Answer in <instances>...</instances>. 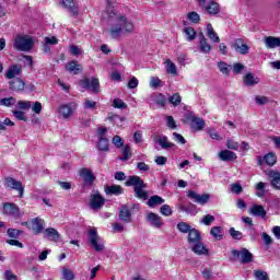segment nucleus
<instances>
[{
  "label": "nucleus",
  "mask_w": 280,
  "mask_h": 280,
  "mask_svg": "<svg viewBox=\"0 0 280 280\" xmlns=\"http://www.w3.org/2000/svg\"><path fill=\"white\" fill-rule=\"evenodd\" d=\"M80 176L83 178L86 185H93L95 182V175H93V172L90 168H81Z\"/></svg>",
  "instance_id": "393cba45"
},
{
  "label": "nucleus",
  "mask_w": 280,
  "mask_h": 280,
  "mask_svg": "<svg viewBox=\"0 0 280 280\" xmlns=\"http://www.w3.org/2000/svg\"><path fill=\"white\" fill-rule=\"evenodd\" d=\"M255 102L256 104H258L259 106H266V104L270 103V98H268V96H261V95H257L255 97Z\"/></svg>",
  "instance_id": "09e8293b"
},
{
  "label": "nucleus",
  "mask_w": 280,
  "mask_h": 280,
  "mask_svg": "<svg viewBox=\"0 0 280 280\" xmlns=\"http://www.w3.org/2000/svg\"><path fill=\"white\" fill-rule=\"evenodd\" d=\"M84 108L88 110H95V108H97V102L85 98Z\"/></svg>",
  "instance_id": "3c124183"
},
{
  "label": "nucleus",
  "mask_w": 280,
  "mask_h": 280,
  "mask_svg": "<svg viewBox=\"0 0 280 280\" xmlns=\"http://www.w3.org/2000/svg\"><path fill=\"white\" fill-rule=\"evenodd\" d=\"M254 277L257 280H270V278L268 277V272H266L264 270H255Z\"/></svg>",
  "instance_id": "37998d69"
},
{
  "label": "nucleus",
  "mask_w": 280,
  "mask_h": 280,
  "mask_svg": "<svg viewBox=\"0 0 280 280\" xmlns=\"http://www.w3.org/2000/svg\"><path fill=\"white\" fill-rule=\"evenodd\" d=\"M44 237L50 240V242H58L60 240V233L54 228H48L43 231Z\"/></svg>",
  "instance_id": "b1692460"
},
{
  "label": "nucleus",
  "mask_w": 280,
  "mask_h": 280,
  "mask_svg": "<svg viewBox=\"0 0 280 280\" xmlns=\"http://www.w3.org/2000/svg\"><path fill=\"white\" fill-rule=\"evenodd\" d=\"M191 229V225H189V223L187 222H179L177 224V230L179 231V233H188Z\"/></svg>",
  "instance_id": "49530a36"
},
{
  "label": "nucleus",
  "mask_w": 280,
  "mask_h": 280,
  "mask_svg": "<svg viewBox=\"0 0 280 280\" xmlns=\"http://www.w3.org/2000/svg\"><path fill=\"white\" fill-rule=\"evenodd\" d=\"M262 43H265L267 49H277V47H280V37L265 36Z\"/></svg>",
  "instance_id": "aec40b11"
},
{
  "label": "nucleus",
  "mask_w": 280,
  "mask_h": 280,
  "mask_svg": "<svg viewBox=\"0 0 280 280\" xmlns=\"http://www.w3.org/2000/svg\"><path fill=\"white\" fill-rule=\"evenodd\" d=\"M31 229L35 235H39V233H43L45 231V220L40 218H34L31 220Z\"/></svg>",
  "instance_id": "f3484780"
},
{
  "label": "nucleus",
  "mask_w": 280,
  "mask_h": 280,
  "mask_svg": "<svg viewBox=\"0 0 280 280\" xmlns=\"http://www.w3.org/2000/svg\"><path fill=\"white\" fill-rule=\"evenodd\" d=\"M266 209L264 208V206L260 205H254L249 209V214L254 215L255 218H266Z\"/></svg>",
  "instance_id": "c756f323"
},
{
  "label": "nucleus",
  "mask_w": 280,
  "mask_h": 280,
  "mask_svg": "<svg viewBox=\"0 0 280 280\" xmlns=\"http://www.w3.org/2000/svg\"><path fill=\"white\" fill-rule=\"evenodd\" d=\"M163 202H165V199H163L162 197L155 195L152 196L149 200H148V205L149 207L153 208L156 207V205H163Z\"/></svg>",
  "instance_id": "c9c22d12"
},
{
  "label": "nucleus",
  "mask_w": 280,
  "mask_h": 280,
  "mask_svg": "<svg viewBox=\"0 0 280 280\" xmlns=\"http://www.w3.org/2000/svg\"><path fill=\"white\" fill-rule=\"evenodd\" d=\"M220 161H235L237 159V154L231 150H223L219 153Z\"/></svg>",
  "instance_id": "473e14b6"
},
{
  "label": "nucleus",
  "mask_w": 280,
  "mask_h": 280,
  "mask_svg": "<svg viewBox=\"0 0 280 280\" xmlns=\"http://www.w3.org/2000/svg\"><path fill=\"white\" fill-rule=\"evenodd\" d=\"M7 126H14V121L10 118H5L3 121H0V130H8Z\"/></svg>",
  "instance_id": "69168bd1"
},
{
  "label": "nucleus",
  "mask_w": 280,
  "mask_h": 280,
  "mask_svg": "<svg viewBox=\"0 0 280 280\" xmlns=\"http://www.w3.org/2000/svg\"><path fill=\"white\" fill-rule=\"evenodd\" d=\"M210 235H212V237H214V240H217L218 242L222 241V238L224 237V234L222 233V226L211 228Z\"/></svg>",
  "instance_id": "f704fd0d"
},
{
  "label": "nucleus",
  "mask_w": 280,
  "mask_h": 280,
  "mask_svg": "<svg viewBox=\"0 0 280 280\" xmlns=\"http://www.w3.org/2000/svg\"><path fill=\"white\" fill-rule=\"evenodd\" d=\"M81 86L83 89H92L93 93H100V79L92 78V80L83 79L81 80Z\"/></svg>",
  "instance_id": "ddd939ff"
},
{
  "label": "nucleus",
  "mask_w": 280,
  "mask_h": 280,
  "mask_svg": "<svg viewBox=\"0 0 280 280\" xmlns=\"http://www.w3.org/2000/svg\"><path fill=\"white\" fill-rule=\"evenodd\" d=\"M207 132H208L209 137H211L215 141H222L220 133H218V131H215V129L209 128V129H207Z\"/></svg>",
  "instance_id": "680f3d73"
},
{
  "label": "nucleus",
  "mask_w": 280,
  "mask_h": 280,
  "mask_svg": "<svg viewBox=\"0 0 280 280\" xmlns=\"http://www.w3.org/2000/svg\"><path fill=\"white\" fill-rule=\"evenodd\" d=\"M255 189L257 191L256 196H258V198H264V196L266 195V183L259 182L258 184H256Z\"/></svg>",
  "instance_id": "4c0bfd02"
},
{
  "label": "nucleus",
  "mask_w": 280,
  "mask_h": 280,
  "mask_svg": "<svg viewBox=\"0 0 280 280\" xmlns=\"http://www.w3.org/2000/svg\"><path fill=\"white\" fill-rule=\"evenodd\" d=\"M62 277L66 280H73V279H75V276L73 275V271H71L68 268H63L62 269Z\"/></svg>",
  "instance_id": "4d7b16f0"
},
{
  "label": "nucleus",
  "mask_w": 280,
  "mask_h": 280,
  "mask_svg": "<svg viewBox=\"0 0 280 280\" xmlns=\"http://www.w3.org/2000/svg\"><path fill=\"white\" fill-rule=\"evenodd\" d=\"M105 194H107V196H121V194H124V188L119 185L106 186Z\"/></svg>",
  "instance_id": "7c9ffc66"
},
{
  "label": "nucleus",
  "mask_w": 280,
  "mask_h": 280,
  "mask_svg": "<svg viewBox=\"0 0 280 280\" xmlns=\"http://www.w3.org/2000/svg\"><path fill=\"white\" fill-rule=\"evenodd\" d=\"M126 187H133V194L139 200H148V184L142 180L141 177L137 175H131L128 177V180L125 183Z\"/></svg>",
  "instance_id": "f257e3e1"
},
{
  "label": "nucleus",
  "mask_w": 280,
  "mask_h": 280,
  "mask_svg": "<svg viewBox=\"0 0 280 280\" xmlns=\"http://www.w3.org/2000/svg\"><path fill=\"white\" fill-rule=\"evenodd\" d=\"M191 250L195 253V255H209V248L202 243V241H199L197 243H192Z\"/></svg>",
  "instance_id": "4be33fe9"
},
{
  "label": "nucleus",
  "mask_w": 280,
  "mask_h": 280,
  "mask_svg": "<svg viewBox=\"0 0 280 280\" xmlns=\"http://www.w3.org/2000/svg\"><path fill=\"white\" fill-rule=\"evenodd\" d=\"M9 89L13 93H23V91H25V81L21 78H16L9 82Z\"/></svg>",
  "instance_id": "2eb2a0df"
},
{
  "label": "nucleus",
  "mask_w": 280,
  "mask_h": 280,
  "mask_svg": "<svg viewBox=\"0 0 280 280\" xmlns=\"http://www.w3.org/2000/svg\"><path fill=\"white\" fill-rule=\"evenodd\" d=\"M168 102L170 104H173V106H180V102H182L180 94L178 93L173 94L172 96H170Z\"/></svg>",
  "instance_id": "a18cd8bd"
},
{
  "label": "nucleus",
  "mask_w": 280,
  "mask_h": 280,
  "mask_svg": "<svg viewBox=\"0 0 280 280\" xmlns=\"http://www.w3.org/2000/svg\"><path fill=\"white\" fill-rule=\"evenodd\" d=\"M184 34L187 40H196V30L191 26H187L184 28Z\"/></svg>",
  "instance_id": "58836bf2"
},
{
  "label": "nucleus",
  "mask_w": 280,
  "mask_h": 280,
  "mask_svg": "<svg viewBox=\"0 0 280 280\" xmlns=\"http://www.w3.org/2000/svg\"><path fill=\"white\" fill-rule=\"evenodd\" d=\"M2 213L3 215H8L9 218H13L14 220H19L20 218H23L21 208H19V206L14 202L2 203Z\"/></svg>",
  "instance_id": "423d86ee"
},
{
  "label": "nucleus",
  "mask_w": 280,
  "mask_h": 280,
  "mask_svg": "<svg viewBox=\"0 0 280 280\" xmlns=\"http://www.w3.org/2000/svg\"><path fill=\"white\" fill-rule=\"evenodd\" d=\"M105 202H106V200L104 199V197H102V195L94 194L91 196L90 207H91V209H94V210L102 209V207H104Z\"/></svg>",
  "instance_id": "a211bd4d"
},
{
  "label": "nucleus",
  "mask_w": 280,
  "mask_h": 280,
  "mask_svg": "<svg viewBox=\"0 0 280 280\" xmlns=\"http://www.w3.org/2000/svg\"><path fill=\"white\" fill-rule=\"evenodd\" d=\"M232 47L237 54H241V56H246L248 51H250V47H248L242 38H236Z\"/></svg>",
  "instance_id": "f8f14e48"
},
{
  "label": "nucleus",
  "mask_w": 280,
  "mask_h": 280,
  "mask_svg": "<svg viewBox=\"0 0 280 280\" xmlns=\"http://www.w3.org/2000/svg\"><path fill=\"white\" fill-rule=\"evenodd\" d=\"M267 176L270 179L271 187H273V189H278L280 191V172L269 171L267 173Z\"/></svg>",
  "instance_id": "5701e85b"
},
{
  "label": "nucleus",
  "mask_w": 280,
  "mask_h": 280,
  "mask_svg": "<svg viewBox=\"0 0 280 280\" xmlns=\"http://www.w3.org/2000/svg\"><path fill=\"white\" fill-rule=\"evenodd\" d=\"M160 212L162 213V215H166V217H170L172 215V213H174L170 205H163L160 209Z\"/></svg>",
  "instance_id": "bf43d9fd"
},
{
  "label": "nucleus",
  "mask_w": 280,
  "mask_h": 280,
  "mask_svg": "<svg viewBox=\"0 0 280 280\" xmlns=\"http://www.w3.org/2000/svg\"><path fill=\"white\" fill-rule=\"evenodd\" d=\"M12 113L15 119H19V121H27V116H25L24 112L13 110Z\"/></svg>",
  "instance_id": "13d9d810"
},
{
  "label": "nucleus",
  "mask_w": 280,
  "mask_h": 280,
  "mask_svg": "<svg viewBox=\"0 0 280 280\" xmlns=\"http://www.w3.org/2000/svg\"><path fill=\"white\" fill-rule=\"evenodd\" d=\"M15 51H32L34 49V37L30 35H16L12 40Z\"/></svg>",
  "instance_id": "7ed1b4c3"
},
{
  "label": "nucleus",
  "mask_w": 280,
  "mask_h": 280,
  "mask_svg": "<svg viewBox=\"0 0 280 280\" xmlns=\"http://www.w3.org/2000/svg\"><path fill=\"white\" fill-rule=\"evenodd\" d=\"M153 142L155 143V145H160V148L162 150H170L172 148H174V142H170V139H167V136H163L160 133H154L152 136Z\"/></svg>",
  "instance_id": "6e6552de"
},
{
  "label": "nucleus",
  "mask_w": 280,
  "mask_h": 280,
  "mask_svg": "<svg viewBox=\"0 0 280 280\" xmlns=\"http://www.w3.org/2000/svg\"><path fill=\"white\" fill-rule=\"evenodd\" d=\"M21 233H23V232L18 229H8V231H7L8 236L13 240H16L19 237V235H21Z\"/></svg>",
  "instance_id": "864d4df0"
},
{
  "label": "nucleus",
  "mask_w": 280,
  "mask_h": 280,
  "mask_svg": "<svg viewBox=\"0 0 280 280\" xmlns=\"http://www.w3.org/2000/svg\"><path fill=\"white\" fill-rule=\"evenodd\" d=\"M21 73H23V66L13 65L7 70L5 78L7 80H14V78H16V75H21Z\"/></svg>",
  "instance_id": "6ab92c4d"
},
{
  "label": "nucleus",
  "mask_w": 280,
  "mask_h": 280,
  "mask_svg": "<svg viewBox=\"0 0 280 280\" xmlns=\"http://www.w3.org/2000/svg\"><path fill=\"white\" fill-rule=\"evenodd\" d=\"M75 108H78V104L73 102L68 104H62L59 106L58 113L59 115H61L63 119H69V117L73 115V110H75Z\"/></svg>",
  "instance_id": "1a4fd4ad"
},
{
  "label": "nucleus",
  "mask_w": 280,
  "mask_h": 280,
  "mask_svg": "<svg viewBox=\"0 0 280 280\" xmlns=\"http://www.w3.org/2000/svg\"><path fill=\"white\" fill-rule=\"evenodd\" d=\"M218 69L221 73H223L224 75H230V72H229V65L224 61H220L218 63Z\"/></svg>",
  "instance_id": "8fccbe9b"
},
{
  "label": "nucleus",
  "mask_w": 280,
  "mask_h": 280,
  "mask_svg": "<svg viewBox=\"0 0 280 280\" xmlns=\"http://www.w3.org/2000/svg\"><path fill=\"white\" fill-rule=\"evenodd\" d=\"M88 237L92 248L95 249L96 253L104 250V241L100 237V234H97L96 228H92L88 231Z\"/></svg>",
  "instance_id": "39448f33"
},
{
  "label": "nucleus",
  "mask_w": 280,
  "mask_h": 280,
  "mask_svg": "<svg viewBox=\"0 0 280 280\" xmlns=\"http://www.w3.org/2000/svg\"><path fill=\"white\" fill-rule=\"evenodd\" d=\"M18 108H20V110H30L32 108V102H30V101H19L18 102Z\"/></svg>",
  "instance_id": "de8ad7c7"
},
{
  "label": "nucleus",
  "mask_w": 280,
  "mask_h": 280,
  "mask_svg": "<svg viewBox=\"0 0 280 280\" xmlns=\"http://www.w3.org/2000/svg\"><path fill=\"white\" fill-rule=\"evenodd\" d=\"M155 104L158 106H161V108L165 107V104H167V98L163 94H159L155 98Z\"/></svg>",
  "instance_id": "6e6d98bb"
},
{
  "label": "nucleus",
  "mask_w": 280,
  "mask_h": 280,
  "mask_svg": "<svg viewBox=\"0 0 280 280\" xmlns=\"http://www.w3.org/2000/svg\"><path fill=\"white\" fill-rule=\"evenodd\" d=\"M187 19L191 23H198L200 21V15L197 12L192 11L188 13Z\"/></svg>",
  "instance_id": "0e129e2a"
},
{
  "label": "nucleus",
  "mask_w": 280,
  "mask_h": 280,
  "mask_svg": "<svg viewBox=\"0 0 280 280\" xmlns=\"http://www.w3.org/2000/svg\"><path fill=\"white\" fill-rule=\"evenodd\" d=\"M14 104H16V98H14L12 96L0 100V106L10 107V106H14Z\"/></svg>",
  "instance_id": "c03bdc74"
},
{
  "label": "nucleus",
  "mask_w": 280,
  "mask_h": 280,
  "mask_svg": "<svg viewBox=\"0 0 280 280\" xmlns=\"http://www.w3.org/2000/svg\"><path fill=\"white\" fill-rule=\"evenodd\" d=\"M229 232L233 240H242V237H243L242 232L236 231L235 228H231Z\"/></svg>",
  "instance_id": "e2e57ef3"
},
{
  "label": "nucleus",
  "mask_w": 280,
  "mask_h": 280,
  "mask_svg": "<svg viewBox=\"0 0 280 280\" xmlns=\"http://www.w3.org/2000/svg\"><path fill=\"white\" fill-rule=\"evenodd\" d=\"M187 196H188V198H190V200H192L194 202H197V205H201V206L207 205V202H209V198H211V196H209V194L199 195L198 192H196L194 190H188Z\"/></svg>",
  "instance_id": "9d476101"
},
{
  "label": "nucleus",
  "mask_w": 280,
  "mask_h": 280,
  "mask_svg": "<svg viewBox=\"0 0 280 280\" xmlns=\"http://www.w3.org/2000/svg\"><path fill=\"white\" fill-rule=\"evenodd\" d=\"M243 82L245 86H255V84H259V78L255 77L253 72H248L244 75Z\"/></svg>",
  "instance_id": "2f4dec72"
},
{
  "label": "nucleus",
  "mask_w": 280,
  "mask_h": 280,
  "mask_svg": "<svg viewBox=\"0 0 280 280\" xmlns=\"http://www.w3.org/2000/svg\"><path fill=\"white\" fill-rule=\"evenodd\" d=\"M255 259V256H253V253L248 250L247 248H241L238 249H232L230 261H240L243 265L252 264V261Z\"/></svg>",
  "instance_id": "20e7f679"
},
{
  "label": "nucleus",
  "mask_w": 280,
  "mask_h": 280,
  "mask_svg": "<svg viewBox=\"0 0 280 280\" xmlns=\"http://www.w3.org/2000/svg\"><path fill=\"white\" fill-rule=\"evenodd\" d=\"M130 156H132V153L130 152V147L125 145L122 148V158H120V161H128V159H130Z\"/></svg>",
  "instance_id": "603ef678"
},
{
  "label": "nucleus",
  "mask_w": 280,
  "mask_h": 280,
  "mask_svg": "<svg viewBox=\"0 0 280 280\" xmlns=\"http://www.w3.org/2000/svg\"><path fill=\"white\" fill-rule=\"evenodd\" d=\"M114 108H128V105L121 98H115L113 102Z\"/></svg>",
  "instance_id": "052dcab7"
},
{
  "label": "nucleus",
  "mask_w": 280,
  "mask_h": 280,
  "mask_svg": "<svg viewBox=\"0 0 280 280\" xmlns=\"http://www.w3.org/2000/svg\"><path fill=\"white\" fill-rule=\"evenodd\" d=\"M97 148H98V150H101V152H108V139L100 138Z\"/></svg>",
  "instance_id": "79ce46f5"
},
{
  "label": "nucleus",
  "mask_w": 280,
  "mask_h": 280,
  "mask_svg": "<svg viewBox=\"0 0 280 280\" xmlns=\"http://www.w3.org/2000/svg\"><path fill=\"white\" fill-rule=\"evenodd\" d=\"M82 65L78 63V61L73 60L66 65V71H69V73H73V75H78L82 71Z\"/></svg>",
  "instance_id": "cd10ccee"
},
{
  "label": "nucleus",
  "mask_w": 280,
  "mask_h": 280,
  "mask_svg": "<svg viewBox=\"0 0 280 280\" xmlns=\"http://www.w3.org/2000/svg\"><path fill=\"white\" fill-rule=\"evenodd\" d=\"M165 65L167 73H170L171 75H177L178 69H176V65L172 62V60L167 59L165 61Z\"/></svg>",
  "instance_id": "e433bc0d"
},
{
  "label": "nucleus",
  "mask_w": 280,
  "mask_h": 280,
  "mask_svg": "<svg viewBox=\"0 0 280 280\" xmlns=\"http://www.w3.org/2000/svg\"><path fill=\"white\" fill-rule=\"evenodd\" d=\"M199 49L202 54H209L211 51V44H209V40L202 33L199 34Z\"/></svg>",
  "instance_id": "c85d7f7f"
},
{
  "label": "nucleus",
  "mask_w": 280,
  "mask_h": 280,
  "mask_svg": "<svg viewBox=\"0 0 280 280\" xmlns=\"http://www.w3.org/2000/svg\"><path fill=\"white\" fill-rule=\"evenodd\" d=\"M118 220H120V222H124L125 224H130V222H132V213L130 212L128 206L124 205L120 208Z\"/></svg>",
  "instance_id": "dca6fc26"
},
{
  "label": "nucleus",
  "mask_w": 280,
  "mask_h": 280,
  "mask_svg": "<svg viewBox=\"0 0 280 280\" xmlns=\"http://www.w3.org/2000/svg\"><path fill=\"white\" fill-rule=\"evenodd\" d=\"M4 279L5 280H18L16 275L12 272V270H5L4 271Z\"/></svg>",
  "instance_id": "774afa93"
},
{
  "label": "nucleus",
  "mask_w": 280,
  "mask_h": 280,
  "mask_svg": "<svg viewBox=\"0 0 280 280\" xmlns=\"http://www.w3.org/2000/svg\"><path fill=\"white\" fill-rule=\"evenodd\" d=\"M60 5H63V8H67L73 16H78V4L73 0H60Z\"/></svg>",
  "instance_id": "bb28decb"
},
{
  "label": "nucleus",
  "mask_w": 280,
  "mask_h": 280,
  "mask_svg": "<svg viewBox=\"0 0 280 280\" xmlns=\"http://www.w3.org/2000/svg\"><path fill=\"white\" fill-rule=\"evenodd\" d=\"M215 222V217L211 214H206L200 219V224H205V226H211Z\"/></svg>",
  "instance_id": "a19ab883"
},
{
  "label": "nucleus",
  "mask_w": 280,
  "mask_h": 280,
  "mask_svg": "<svg viewBox=\"0 0 280 280\" xmlns=\"http://www.w3.org/2000/svg\"><path fill=\"white\" fill-rule=\"evenodd\" d=\"M4 187L7 189H13L18 191V198H23L25 194V187L23 186V183L14 179V177H4Z\"/></svg>",
  "instance_id": "0eeeda50"
},
{
  "label": "nucleus",
  "mask_w": 280,
  "mask_h": 280,
  "mask_svg": "<svg viewBox=\"0 0 280 280\" xmlns=\"http://www.w3.org/2000/svg\"><path fill=\"white\" fill-rule=\"evenodd\" d=\"M208 38L212 40V43H220V36H218V33L213 30V25L211 23L207 24V32H206Z\"/></svg>",
  "instance_id": "72a5a7b5"
},
{
  "label": "nucleus",
  "mask_w": 280,
  "mask_h": 280,
  "mask_svg": "<svg viewBox=\"0 0 280 280\" xmlns=\"http://www.w3.org/2000/svg\"><path fill=\"white\" fill-rule=\"evenodd\" d=\"M133 30L135 25L126 16H118L116 23L112 25L109 34L112 38H119L121 34H130Z\"/></svg>",
  "instance_id": "f03ea898"
},
{
  "label": "nucleus",
  "mask_w": 280,
  "mask_h": 280,
  "mask_svg": "<svg viewBox=\"0 0 280 280\" xmlns=\"http://www.w3.org/2000/svg\"><path fill=\"white\" fill-rule=\"evenodd\" d=\"M112 143H114L116 148H124V139L119 136H114Z\"/></svg>",
  "instance_id": "338daca9"
},
{
  "label": "nucleus",
  "mask_w": 280,
  "mask_h": 280,
  "mask_svg": "<svg viewBox=\"0 0 280 280\" xmlns=\"http://www.w3.org/2000/svg\"><path fill=\"white\" fill-rule=\"evenodd\" d=\"M147 222L150 226H153V229H161L163 226V218L154 212H149L147 214Z\"/></svg>",
  "instance_id": "4468645a"
},
{
  "label": "nucleus",
  "mask_w": 280,
  "mask_h": 280,
  "mask_svg": "<svg viewBox=\"0 0 280 280\" xmlns=\"http://www.w3.org/2000/svg\"><path fill=\"white\" fill-rule=\"evenodd\" d=\"M226 148L229 150H240V142L234 141L233 139H228Z\"/></svg>",
  "instance_id": "5fc2aeb1"
},
{
  "label": "nucleus",
  "mask_w": 280,
  "mask_h": 280,
  "mask_svg": "<svg viewBox=\"0 0 280 280\" xmlns=\"http://www.w3.org/2000/svg\"><path fill=\"white\" fill-rule=\"evenodd\" d=\"M189 121L191 122V128L198 132L205 129V119L197 116H188Z\"/></svg>",
  "instance_id": "412c9836"
},
{
  "label": "nucleus",
  "mask_w": 280,
  "mask_h": 280,
  "mask_svg": "<svg viewBox=\"0 0 280 280\" xmlns=\"http://www.w3.org/2000/svg\"><path fill=\"white\" fill-rule=\"evenodd\" d=\"M200 8H205L208 14H220V4L215 1H210L208 5H206L207 0H198Z\"/></svg>",
  "instance_id": "9b49d317"
},
{
  "label": "nucleus",
  "mask_w": 280,
  "mask_h": 280,
  "mask_svg": "<svg viewBox=\"0 0 280 280\" xmlns=\"http://www.w3.org/2000/svg\"><path fill=\"white\" fill-rule=\"evenodd\" d=\"M198 242H202V236L200 235V231L195 228H191L188 232V244L191 246Z\"/></svg>",
  "instance_id": "a878e982"
},
{
  "label": "nucleus",
  "mask_w": 280,
  "mask_h": 280,
  "mask_svg": "<svg viewBox=\"0 0 280 280\" xmlns=\"http://www.w3.org/2000/svg\"><path fill=\"white\" fill-rule=\"evenodd\" d=\"M264 161L267 165L272 167L277 163V155L275 153H268L264 156Z\"/></svg>",
  "instance_id": "ea45409f"
}]
</instances>
